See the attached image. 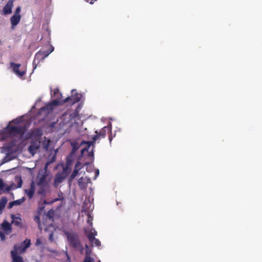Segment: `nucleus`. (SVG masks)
Here are the masks:
<instances>
[{"label": "nucleus", "mask_w": 262, "mask_h": 262, "mask_svg": "<svg viewBox=\"0 0 262 262\" xmlns=\"http://www.w3.org/2000/svg\"><path fill=\"white\" fill-rule=\"evenodd\" d=\"M64 234L66 236L70 245L74 249L80 250L82 253L84 248L79 239L78 234L76 233L67 231H64Z\"/></svg>", "instance_id": "1"}, {"label": "nucleus", "mask_w": 262, "mask_h": 262, "mask_svg": "<svg viewBox=\"0 0 262 262\" xmlns=\"http://www.w3.org/2000/svg\"><path fill=\"white\" fill-rule=\"evenodd\" d=\"M70 99V97H67L66 99L62 100L56 99L52 102L49 103L45 106L41 107L40 108L39 112L40 113L42 112H46L47 114H49L53 110L54 106L60 105L67 103L69 102V100Z\"/></svg>", "instance_id": "2"}, {"label": "nucleus", "mask_w": 262, "mask_h": 262, "mask_svg": "<svg viewBox=\"0 0 262 262\" xmlns=\"http://www.w3.org/2000/svg\"><path fill=\"white\" fill-rule=\"evenodd\" d=\"M7 129L10 136H19L20 138L23 137L26 131L25 126L20 125H8Z\"/></svg>", "instance_id": "3"}, {"label": "nucleus", "mask_w": 262, "mask_h": 262, "mask_svg": "<svg viewBox=\"0 0 262 262\" xmlns=\"http://www.w3.org/2000/svg\"><path fill=\"white\" fill-rule=\"evenodd\" d=\"M53 51L54 47L52 45L49 46V49L47 50L39 51L35 54L33 64H35L36 62H37V63H38L40 60H43L45 58L48 57Z\"/></svg>", "instance_id": "4"}, {"label": "nucleus", "mask_w": 262, "mask_h": 262, "mask_svg": "<svg viewBox=\"0 0 262 262\" xmlns=\"http://www.w3.org/2000/svg\"><path fill=\"white\" fill-rule=\"evenodd\" d=\"M21 65L20 63L10 62V67L12 69V71L19 78L23 77L26 73V70L21 68Z\"/></svg>", "instance_id": "5"}, {"label": "nucleus", "mask_w": 262, "mask_h": 262, "mask_svg": "<svg viewBox=\"0 0 262 262\" xmlns=\"http://www.w3.org/2000/svg\"><path fill=\"white\" fill-rule=\"evenodd\" d=\"M51 162H47L45 165V171H41V172H39L37 177L36 181H37V184L41 185L42 184H49V183L47 181L46 178L47 174H46V170L48 168V166L51 163Z\"/></svg>", "instance_id": "6"}, {"label": "nucleus", "mask_w": 262, "mask_h": 262, "mask_svg": "<svg viewBox=\"0 0 262 262\" xmlns=\"http://www.w3.org/2000/svg\"><path fill=\"white\" fill-rule=\"evenodd\" d=\"M37 193L41 196V198H45L47 193L50 190L49 184H36Z\"/></svg>", "instance_id": "7"}, {"label": "nucleus", "mask_w": 262, "mask_h": 262, "mask_svg": "<svg viewBox=\"0 0 262 262\" xmlns=\"http://www.w3.org/2000/svg\"><path fill=\"white\" fill-rule=\"evenodd\" d=\"M40 146V142L39 141H38L37 140L32 141L30 146H29L28 151L31 154L34 155L35 153L37 152Z\"/></svg>", "instance_id": "8"}, {"label": "nucleus", "mask_w": 262, "mask_h": 262, "mask_svg": "<svg viewBox=\"0 0 262 262\" xmlns=\"http://www.w3.org/2000/svg\"><path fill=\"white\" fill-rule=\"evenodd\" d=\"M13 6V1L9 0L3 8V12L4 14L7 15L11 13Z\"/></svg>", "instance_id": "9"}, {"label": "nucleus", "mask_w": 262, "mask_h": 262, "mask_svg": "<svg viewBox=\"0 0 262 262\" xmlns=\"http://www.w3.org/2000/svg\"><path fill=\"white\" fill-rule=\"evenodd\" d=\"M1 229L4 231L5 234L8 235L12 232V228L10 224L5 220L1 224Z\"/></svg>", "instance_id": "10"}, {"label": "nucleus", "mask_w": 262, "mask_h": 262, "mask_svg": "<svg viewBox=\"0 0 262 262\" xmlns=\"http://www.w3.org/2000/svg\"><path fill=\"white\" fill-rule=\"evenodd\" d=\"M35 186V182L32 181L31 183L30 188L28 189H25V193L30 199H31L34 195Z\"/></svg>", "instance_id": "11"}, {"label": "nucleus", "mask_w": 262, "mask_h": 262, "mask_svg": "<svg viewBox=\"0 0 262 262\" xmlns=\"http://www.w3.org/2000/svg\"><path fill=\"white\" fill-rule=\"evenodd\" d=\"M87 237L90 242L93 245L100 247L101 246V243L98 239L95 237V235L93 234H87Z\"/></svg>", "instance_id": "12"}, {"label": "nucleus", "mask_w": 262, "mask_h": 262, "mask_svg": "<svg viewBox=\"0 0 262 262\" xmlns=\"http://www.w3.org/2000/svg\"><path fill=\"white\" fill-rule=\"evenodd\" d=\"M68 173H66L63 174V173H58L56 174L54 178V183L55 185H57L61 183L67 177Z\"/></svg>", "instance_id": "13"}, {"label": "nucleus", "mask_w": 262, "mask_h": 262, "mask_svg": "<svg viewBox=\"0 0 262 262\" xmlns=\"http://www.w3.org/2000/svg\"><path fill=\"white\" fill-rule=\"evenodd\" d=\"M75 91V90H73L72 91L73 96L72 97H69L70 99L69 100V101L71 100L72 104H74L76 102H79L80 100V96H79V94L77 92L74 93Z\"/></svg>", "instance_id": "14"}, {"label": "nucleus", "mask_w": 262, "mask_h": 262, "mask_svg": "<svg viewBox=\"0 0 262 262\" xmlns=\"http://www.w3.org/2000/svg\"><path fill=\"white\" fill-rule=\"evenodd\" d=\"M11 254L12 262H24L23 257L16 254V251H11Z\"/></svg>", "instance_id": "15"}, {"label": "nucleus", "mask_w": 262, "mask_h": 262, "mask_svg": "<svg viewBox=\"0 0 262 262\" xmlns=\"http://www.w3.org/2000/svg\"><path fill=\"white\" fill-rule=\"evenodd\" d=\"M21 19V15H13L10 18V23L12 27H13L16 26L20 21Z\"/></svg>", "instance_id": "16"}, {"label": "nucleus", "mask_w": 262, "mask_h": 262, "mask_svg": "<svg viewBox=\"0 0 262 262\" xmlns=\"http://www.w3.org/2000/svg\"><path fill=\"white\" fill-rule=\"evenodd\" d=\"M42 130L39 128H35L32 129L31 133V136L38 137L42 135Z\"/></svg>", "instance_id": "17"}, {"label": "nucleus", "mask_w": 262, "mask_h": 262, "mask_svg": "<svg viewBox=\"0 0 262 262\" xmlns=\"http://www.w3.org/2000/svg\"><path fill=\"white\" fill-rule=\"evenodd\" d=\"M11 217L13 220V223L17 226H20L21 225V219L19 217H15L13 215H12Z\"/></svg>", "instance_id": "18"}, {"label": "nucleus", "mask_w": 262, "mask_h": 262, "mask_svg": "<svg viewBox=\"0 0 262 262\" xmlns=\"http://www.w3.org/2000/svg\"><path fill=\"white\" fill-rule=\"evenodd\" d=\"M21 244L24 246L21 250H26L27 248L30 246L31 241L29 239L26 238Z\"/></svg>", "instance_id": "19"}, {"label": "nucleus", "mask_w": 262, "mask_h": 262, "mask_svg": "<svg viewBox=\"0 0 262 262\" xmlns=\"http://www.w3.org/2000/svg\"><path fill=\"white\" fill-rule=\"evenodd\" d=\"M50 145V140L49 139H46V138H45L44 141L42 142L43 148L46 150H48Z\"/></svg>", "instance_id": "20"}, {"label": "nucleus", "mask_w": 262, "mask_h": 262, "mask_svg": "<svg viewBox=\"0 0 262 262\" xmlns=\"http://www.w3.org/2000/svg\"><path fill=\"white\" fill-rule=\"evenodd\" d=\"M78 184L81 189H84L86 187V184L83 182V178L79 179L78 180Z\"/></svg>", "instance_id": "21"}, {"label": "nucleus", "mask_w": 262, "mask_h": 262, "mask_svg": "<svg viewBox=\"0 0 262 262\" xmlns=\"http://www.w3.org/2000/svg\"><path fill=\"white\" fill-rule=\"evenodd\" d=\"M15 181L17 182V186L16 188H20L23 184V181L20 177L16 176L15 178Z\"/></svg>", "instance_id": "22"}, {"label": "nucleus", "mask_w": 262, "mask_h": 262, "mask_svg": "<svg viewBox=\"0 0 262 262\" xmlns=\"http://www.w3.org/2000/svg\"><path fill=\"white\" fill-rule=\"evenodd\" d=\"M24 246H23V244L21 245H15L14 247V250L13 251H16V254H18V252L21 253L24 252L25 250H21Z\"/></svg>", "instance_id": "23"}, {"label": "nucleus", "mask_w": 262, "mask_h": 262, "mask_svg": "<svg viewBox=\"0 0 262 262\" xmlns=\"http://www.w3.org/2000/svg\"><path fill=\"white\" fill-rule=\"evenodd\" d=\"M79 116L78 111L75 110L73 113H71L70 115V120H72Z\"/></svg>", "instance_id": "24"}, {"label": "nucleus", "mask_w": 262, "mask_h": 262, "mask_svg": "<svg viewBox=\"0 0 262 262\" xmlns=\"http://www.w3.org/2000/svg\"><path fill=\"white\" fill-rule=\"evenodd\" d=\"M98 134L99 135V137L100 138H104L106 135V130H105V127L102 128L99 133H98Z\"/></svg>", "instance_id": "25"}, {"label": "nucleus", "mask_w": 262, "mask_h": 262, "mask_svg": "<svg viewBox=\"0 0 262 262\" xmlns=\"http://www.w3.org/2000/svg\"><path fill=\"white\" fill-rule=\"evenodd\" d=\"M69 166H70V163L68 162L66 166L64 167H63V171L61 172V173H63V174H65L66 173H68V174H69L68 170L69 168Z\"/></svg>", "instance_id": "26"}, {"label": "nucleus", "mask_w": 262, "mask_h": 262, "mask_svg": "<svg viewBox=\"0 0 262 262\" xmlns=\"http://www.w3.org/2000/svg\"><path fill=\"white\" fill-rule=\"evenodd\" d=\"M94 259L93 257H91V256H89V254L88 256H85V258L84 259L83 262H94Z\"/></svg>", "instance_id": "27"}, {"label": "nucleus", "mask_w": 262, "mask_h": 262, "mask_svg": "<svg viewBox=\"0 0 262 262\" xmlns=\"http://www.w3.org/2000/svg\"><path fill=\"white\" fill-rule=\"evenodd\" d=\"M82 168L81 163L80 161H77L75 164L74 169L79 171Z\"/></svg>", "instance_id": "28"}, {"label": "nucleus", "mask_w": 262, "mask_h": 262, "mask_svg": "<svg viewBox=\"0 0 262 262\" xmlns=\"http://www.w3.org/2000/svg\"><path fill=\"white\" fill-rule=\"evenodd\" d=\"M78 172H79V171H78L77 170L74 169L73 172L72 173L71 175L70 176V179L71 180H73V179H74L78 174Z\"/></svg>", "instance_id": "29"}, {"label": "nucleus", "mask_w": 262, "mask_h": 262, "mask_svg": "<svg viewBox=\"0 0 262 262\" xmlns=\"http://www.w3.org/2000/svg\"><path fill=\"white\" fill-rule=\"evenodd\" d=\"M25 199L23 197L20 199L14 201L15 205H19L21 203H23L25 201Z\"/></svg>", "instance_id": "30"}, {"label": "nucleus", "mask_w": 262, "mask_h": 262, "mask_svg": "<svg viewBox=\"0 0 262 262\" xmlns=\"http://www.w3.org/2000/svg\"><path fill=\"white\" fill-rule=\"evenodd\" d=\"M7 200L6 197H3L0 201V205L5 207Z\"/></svg>", "instance_id": "31"}, {"label": "nucleus", "mask_w": 262, "mask_h": 262, "mask_svg": "<svg viewBox=\"0 0 262 262\" xmlns=\"http://www.w3.org/2000/svg\"><path fill=\"white\" fill-rule=\"evenodd\" d=\"M7 200L6 197H3L0 201V205L5 207Z\"/></svg>", "instance_id": "32"}, {"label": "nucleus", "mask_w": 262, "mask_h": 262, "mask_svg": "<svg viewBox=\"0 0 262 262\" xmlns=\"http://www.w3.org/2000/svg\"><path fill=\"white\" fill-rule=\"evenodd\" d=\"M93 217L91 216L89 214L88 215L87 223L91 226H92L93 223Z\"/></svg>", "instance_id": "33"}, {"label": "nucleus", "mask_w": 262, "mask_h": 262, "mask_svg": "<svg viewBox=\"0 0 262 262\" xmlns=\"http://www.w3.org/2000/svg\"><path fill=\"white\" fill-rule=\"evenodd\" d=\"M86 247V252H85V256H88V254H89V256H91V250L89 249L88 246L87 245H85Z\"/></svg>", "instance_id": "34"}, {"label": "nucleus", "mask_w": 262, "mask_h": 262, "mask_svg": "<svg viewBox=\"0 0 262 262\" xmlns=\"http://www.w3.org/2000/svg\"><path fill=\"white\" fill-rule=\"evenodd\" d=\"M20 11H21V8L20 7H18L15 11V12H14V15H20L19 14L20 12Z\"/></svg>", "instance_id": "35"}, {"label": "nucleus", "mask_w": 262, "mask_h": 262, "mask_svg": "<svg viewBox=\"0 0 262 262\" xmlns=\"http://www.w3.org/2000/svg\"><path fill=\"white\" fill-rule=\"evenodd\" d=\"M42 242L40 240V238H37L36 240V242H35V245L37 247L40 246L41 245H42Z\"/></svg>", "instance_id": "36"}, {"label": "nucleus", "mask_w": 262, "mask_h": 262, "mask_svg": "<svg viewBox=\"0 0 262 262\" xmlns=\"http://www.w3.org/2000/svg\"><path fill=\"white\" fill-rule=\"evenodd\" d=\"M96 135H95L93 137V140L94 141V142H96V141L100 138V137H99V135L98 134V132L97 131H96Z\"/></svg>", "instance_id": "37"}, {"label": "nucleus", "mask_w": 262, "mask_h": 262, "mask_svg": "<svg viewBox=\"0 0 262 262\" xmlns=\"http://www.w3.org/2000/svg\"><path fill=\"white\" fill-rule=\"evenodd\" d=\"M95 143V142H94L93 140L85 142V143L87 144L88 147H90L91 145H93Z\"/></svg>", "instance_id": "38"}, {"label": "nucleus", "mask_w": 262, "mask_h": 262, "mask_svg": "<svg viewBox=\"0 0 262 262\" xmlns=\"http://www.w3.org/2000/svg\"><path fill=\"white\" fill-rule=\"evenodd\" d=\"M63 200V198H55V199H53V200L50 202V203H51V204H52V203H54V202H57V201H59V200Z\"/></svg>", "instance_id": "39"}, {"label": "nucleus", "mask_w": 262, "mask_h": 262, "mask_svg": "<svg viewBox=\"0 0 262 262\" xmlns=\"http://www.w3.org/2000/svg\"><path fill=\"white\" fill-rule=\"evenodd\" d=\"M0 237L1 238L2 241H4L5 239V234L4 233H3L2 232H1V231H0Z\"/></svg>", "instance_id": "40"}, {"label": "nucleus", "mask_w": 262, "mask_h": 262, "mask_svg": "<svg viewBox=\"0 0 262 262\" xmlns=\"http://www.w3.org/2000/svg\"><path fill=\"white\" fill-rule=\"evenodd\" d=\"M88 234H93L95 235V236L97 235V231H96L94 229H92V231L91 232L89 233Z\"/></svg>", "instance_id": "41"}, {"label": "nucleus", "mask_w": 262, "mask_h": 262, "mask_svg": "<svg viewBox=\"0 0 262 262\" xmlns=\"http://www.w3.org/2000/svg\"><path fill=\"white\" fill-rule=\"evenodd\" d=\"M15 205V203H14V201H13V202H11L9 203V208H12L13 206Z\"/></svg>", "instance_id": "42"}, {"label": "nucleus", "mask_w": 262, "mask_h": 262, "mask_svg": "<svg viewBox=\"0 0 262 262\" xmlns=\"http://www.w3.org/2000/svg\"><path fill=\"white\" fill-rule=\"evenodd\" d=\"M4 187V183L2 179H0V189L3 188Z\"/></svg>", "instance_id": "43"}, {"label": "nucleus", "mask_w": 262, "mask_h": 262, "mask_svg": "<svg viewBox=\"0 0 262 262\" xmlns=\"http://www.w3.org/2000/svg\"><path fill=\"white\" fill-rule=\"evenodd\" d=\"M58 93H59V90L56 89L54 90L53 95H55L56 94H58Z\"/></svg>", "instance_id": "44"}, {"label": "nucleus", "mask_w": 262, "mask_h": 262, "mask_svg": "<svg viewBox=\"0 0 262 262\" xmlns=\"http://www.w3.org/2000/svg\"><path fill=\"white\" fill-rule=\"evenodd\" d=\"M4 208H5L4 207L0 205V213H2V211L4 210Z\"/></svg>", "instance_id": "45"}, {"label": "nucleus", "mask_w": 262, "mask_h": 262, "mask_svg": "<svg viewBox=\"0 0 262 262\" xmlns=\"http://www.w3.org/2000/svg\"><path fill=\"white\" fill-rule=\"evenodd\" d=\"M43 204H51V203H50V202H47L46 200H45L43 201Z\"/></svg>", "instance_id": "46"}, {"label": "nucleus", "mask_w": 262, "mask_h": 262, "mask_svg": "<svg viewBox=\"0 0 262 262\" xmlns=\"http://www.w3.org/2000/svg\"><path fill=\"white\" fill-rule=\"evenodd\" d=\"M85 150H88V148H84L83 149H82V152H83L84 151H85Z\"/></svg>", "instance_id": "47"}, {"label": "nucleus", "mask_w": 262, "mask_h": 262, "mask_svg": "<svg viewBox=\"0 0 262 262\" xmlns=\"http://www.w3.org/2000/svg\"><path fill=\"white\" fill-rule=\"evenodd\" d=\"M35 219H36V220H37L38 221H39V217H38V216H36V217H35Z\"/></svg>", "instance_id": "48"}, {"label": "nucleus", "mask_w": 262, "mask_h": 262, "mask_svg": "<svg viewBox=\"0 0 262 262\" xmlns=\"http://www.w3.org/2000/svg\"><path fill=\"white\" fill-rule=\"evenodd\" d=\"M7 149H8V151H10L11 150V148L9 147H7Z\"/></svg>", "instance_id": "49"}, {"label": "nucleus", "mask_w": 262, "mask_h": 262, "mask_svg": "<svg viewBox=\"0 0 262 262\" xmlns=\"http://www.w3.org/2000/svg\"><path fill=\"white\" fill-rule=\"evenodd\" d=\"M96 173H97V174H99V170H97Z\"/></svg>", "instance_id": "50"}, {"label": "nucleus", "mask_w": 262, "mask_h": 262, "mask_svg": "<svg viewBox=\"0 0 262 262\" xmlns=\"http://www.w3.org/2000/svg\"><path fill=\"white\" fill-rule=\"evenodd\" d=\"M52 234H51L50 236V238L52 237Z\"/></svg>", "instance_id": "51"}, {"label": "nucleus", "mask_w": 262, "mask_h": 262, "mask_svg": "<svg viewBox=\"0 0 262 262\" xmlns=\"http://www.w3.org/2000/svg\"><path fill=\"white\" fill-rule=\"evenodd\" d=\"M50 252H54V251H52V250H50Z\"/></svg>", "instance_id": "52"}, {"label": "nucleus", "mask_w": 262, "mask_h": 262, "mask_svg": "<svg viewBox=\"0 0 262 262\" xmlns=\"http://www.w3.org/2000/svg\"><path fill=\"white\" fill-rule=\"evenodd\" d=\"M98 262H100V260H98Z\"/></svg>", "instance_id": "53"}]
</instances>
